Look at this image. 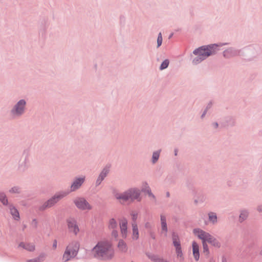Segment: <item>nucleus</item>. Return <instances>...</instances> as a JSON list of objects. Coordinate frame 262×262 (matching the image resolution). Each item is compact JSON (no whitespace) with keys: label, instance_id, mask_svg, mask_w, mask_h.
Masks as SVG:
<instances>
[{"label":"nucleus","instance_id":"1","mask_svg":"<svg viewBox=\"0 0 262 262\" xmlns=\"http://www.w3.org/2000/svg\"><path fill=\"white\" fill-rule=\"evenodd\" d=\"M91 253L95 258L104 261H109L115 256V251L110 241L102 239L98 242L93 248Z\"/></svg>","mask_w":262,"mask_h":262},{"label":"nucleus","instance_id":"2","mask_svg":"<svg viewBox=\"0 0 262 262\" xmlns=\"http://www.w3.org/2000/svg\"><path fill=\"white\" fill-rule=\"evenodd\" d=\"M80 247V242L77 240H73L68 243L61 258L62 262H68L74 259L78 254Z\"/></svg>","mask_w":262,"mask_h":262},{"label":"nucleus","instance_id":"3","mask_svg":"<svg viewBox=\"0 0 262 262\" xmlns=\"http://www.w3.org/2000/svg\"><path fill=\"white\" fill-rule=\"evenodd\" d=\"M115 197L121 203L135 200L140 202L141 200V192L137 188H131L122 193H116Z\"/></svg>","mask_w":262,"mask_h":262},{"label":"nucleus","instance_id":"4","mask_svg":"<svg viewBox=\"0 0 262 262\" xmlns=\"http://www.w3.org/2000/svg\"><path fill=\"white\" fill-rule=\"evenodd\" d=\"M68 195V192H63L62 191L59 192L54 195L48 201L45 202L39 207L40 210H44L47 208H51L55 205L60 200Z\"/></svg>","mask_w":262,"mask_h":262},{"label":"nucleus","instance_id":"5","mask_svg":"<svg viewBox=\"0 0 262 262\" xmlns=\"http://www.w3.org/2000/svg\"><path fill=\"white\" fill-rule=\"evenodd\" d=\"M75 207L80 211H89L93 209V206L83 196H77L73 200Z\"/></svg>","mask_w":262,"mask_h":262},{"label":"nucleus","instance_id":"6","mask_svg":"<svg viewBox=\"0 0 262 262\" xmlns=\"http://www.w3.org/2000/svg\"><path fill=\"white\" fill-rule=\"evenodd\" d=\"M217 47L215 45L209 46L208 47H202L193 51L195 55H198L201 60H204L210 55L213 54L214 51L213 48Z\"/></svg>","mask_w":262,"mask_h":262},{"label":"nucleus","instance_id":"7","mask_svg":"<svg viewBox=\"0 0 262 262\" xmlns=\"http://www.w3.org/2000/svg\"><path fill=\"white\" fill-rule=\"evenodd\" d=\"M198 231L200 232L203 236L205 239L210 244L212 247L215 248H220L221 247V243L214 236L212 235L210 233L207 232L200 228H196Z\"/></svg>","mask_w":262,"mask_h":262},{"label":"nucleus","instance_id":"8","mask_svg":"<svg viewBox=\"0 0 262 262\" xmlns=\"http://www.w3.org/2000/svg\"><path fill=\"white\" fill-rule=\"evenodd\" d=\"M172 241L173 246L175 248L177 256L180 260H183V254L181 246V242L178 235L175 233L172 234Z\"/></svg>","mask_w":262,"mask_h":262},{"label":"nucleus","instance_id":"9","mask_svg":"<svg viewBox=\"0 0 262 262\" xmlns=\"http://www.w3.org/2000/svg\"><path fill=\"white\" fill-rule=\"evenodd\" d=\"M66 222L70 232L77 235L79 232V228L76 220L73 217H69L67 220Z\"/></svg>","mask_w":262,"mask_h":262},{"label":"nucleus","instance_id":"10","mask_svg":"<svg viewBox=\"0 0 262 262\" xmlns=\"http://www.w3.org/2000/svg\"><path fill=\"white\" fill-rule=\"evenodd\" d=\"M192 233L195 237L202 241L204 252L209 253V250L207 245L208 242L205 239V238H204V237L200 233V232L198 231V229L196 228L193 229L192 230Z\"/></svg>","mask_w":262,"mask_h":262},{"label":"nucleus","instance_id":"11","mask_svg":"<svg viewBox=\"0 0 262 262\" xmlns=\"http://www.w3.org/2000/svg\"><path fill=\"white\" fill-rule=\"evenodd\" d=\"M161 231L160 234L164 237L167 236L168 227L166 223V218L164 215L160 216Z\"/></svg>","mask_w":262,"mask_h":262},{"label":"nucleus","instance_id":"12","mask_svg":"<svg viewBox=\"0 0 262 262\" xmlns=\"http://www.w3.org/2000/svg\"><path fill=\"white\" fill-rule=\"evenodd\" d=\"M192 252L193 257L196 261L200 259V245L195 241H193L191 243Z\"/></svg>","mask_w":262,"mask_h":262},{"label":"nucleus","instance_id":"13","mask_svg":"<svg viewBox=\"0 0 262 262\" xmlns=\"http://www.w3.org/2000/svg\"><path fill=\"white\" fill-rule=\"evenodd\" d=\"M83 181H71L69 184V188L63 192H68V194L71 192H74L79 189L82 186Z\"/></svg>","mask_w":262,"mask_h":262},{"label":"nucleus","instance_id":"14","mask_svg":"<svg viewBox=\"0 0 262 262\" xmlns=\"http://www.w3.org/2000/svg\"><path fill=\"white\" fill-rule=\"evenodd\" d=\"M26 102L24 100H20L15 105L14 108L12 110L13 114L19 115L24 112Z\"/></svg>","mask_w":262,"mask_h":262},{"label":"nucleus","instance_id":"15","mask_svg":"<svg viewBox=\"0 0 262 262\" xmlns=\"http://www.w3.org/2000/svg\"><path fill=\"white\" fill-rule=\"evenodd\" d=\"M17 248L25 249L29 252H33L35 250V245L32 243L22 242L18 243Z\"/></svg>","mask_w":262,"mask_h":262},{"label":"nucleus","instance_id":"16","mask_svg":"<svg viewBox=\"0 0 262 262\" xmlns=\"http://www.w3.org/2000/svg\"><path fill=\"white\" fill-rule=\"evenodd\" d=\"M120 228L122 237L126 238L127 235V221L126 219H123L120 222Z\"/></svg>","mask_w":262,"mask_h":262},{"label":"nucleus","instance_id":"17","mask_svg":"<svg viewBox=\"0 0 262 262\" xmlns=\"http://www.w3.org/2000/svg\"><path fill=\"white\" fill-rule=\"evenodd\" d=\"M146 256L149 259L154 262H166L164 259L157 254L147 253H146Z\"/></svg>","mask_w":262,"mask_h":262},{"label":"nucleus","instance_id":"18","mask_svg":"<svg viewBox=\"0 0 262 262\" xmlns=\"http://www.w3.org/2000/svg\"><path fill=\"white\" fill-rule=\"evenodd\" d=\"M142 191L145 193L148 194L150 200H151L153 202H156V198L154 194L151 192V189L149 186H145L144 187H143Z\"/></svg>","mask_w":262,"mask_h":262},{"label":"nucleus","instance_id":"19","mask_svg":"<svg viewBox=\"0 0 262 262\" xmlns=\"http://www.w3.org/2000/svg\"><path fill=\"white\" fill-rule=\"evenodd\" d=\"M132 238L134 240H137L139 238V231L137 224L136 222L132 223Z\"/></svg>","mask_w":262,"mask_h":262},{"label":"nucleus","instance_id":"20","mask_svg":"<svg viewBox=\"0 0 262 262\" xmlns=\"http://www.w3.org/2000/svg\"><path fill=\"white\" fill-rule=\"evenodd\" d=\"M249 214L248 210L243 209L241 210L238 221L240 223H242L247 219Z\"/></svg>","mask_w":262,"mask_h":262},{"label":"nucleus","instance_id":"21","mask_svg":"<svg viewBox=\"0 0 262 262\" xmlns=\"http://www.w3.org/2000/svg\"><path fill=\"white\" fill-rule=\"evenodd\" d=\"M47 257V254L42 252L36 258L29 260L28 262H43L45 260Z\"/></svg>","mask_w":262,"mask_h":262},{"label":"nucleus","instance_id":"22","mask_svg":"<svg viewBox=\"0 0 262 262\" xmlns=\"http://www.w3.org/2000/svg\"><path fill=\"white\" fill-rule=\"evenodd\" d=\"M208 220L210 223H211L213 225L217 224L218 220H217V216L216 213L213 212H210L208 214Z\"/></svg>","mask_w":262,"mask_h":262},{"label":"nucleus","instance_id":"23","mask_svg":"<svg viewBox=\"0 0 262 262\" xmlns=\"http://www.w3.org/2000/svg\"><path fill=\"white\" fill-rule=\"evenodd\" d=\"M9 209L13 219L15 220H18L19 219V214L17 209L12 205H10Z\"/></svg>","mask_w":262,"mask_h":262},{"label":"nucleus","instance_id":"24","mask_svg":"<svg viewBox=\"0 0 262 262\" xmlns=\"http://www.w3.org/2000/svg\"><path fill=\"white\" fill-rule=\"evenodd\" d=\"M118 227V222L116 219L111 218L108 220V228L109 229H117Z\"/></svg>","mask_w":262,"mask_h":262},{"label":"nucleus","instance_id":"25","mask_svg":"<svg viewBox=\"0 0 262 262\" xmlns=\"http://www.w3.org/2000/svg\"><path fill=\"white\" fill-rule=\"evenodd\" d=\"M119 250L122 253H125L127 251V246L126 244L122 239H120L118 244Z\"/></svg>","mask_w":262,"mask_h":262},{"label":"nucleus","instance_id":"26","mask_svg":"<svg viewBox=\"0 0 262 262\" xmlns=\"http://www.w3.org/2000/svg\"><path fill=\"white\" fill-rule=\"evenodd\" d=\"M0 201L4 205L8 204V200L4 193H0Z\"/></svg>","mask_w":262,"mask_h":262},{"label":"nucleus","instance_id":"27","mask_svg":"<svg viewBox=\"0 0 262 262\" xmlns=\"http://www.w3.org/2000/svg\"><path fill=\"white\" fill-rule=\"evenodd\" d=\"M160 155V151H156L153 153L152 155V162L156 163L158 160Z\"/></svg>","mask_w":262,"mask_h":262},{"label":"nucleus","instance_id":"28","mask_svg":"<svg viewBox=\"0 0 262 262\" xmlns=\"http://www.w3.org/2000/svg\"><path fill=\"white\" fill-rule=\"evenodd\" d=\"M169 64V61L167 59L165 60L161 64L160 66V69L163 70L166 69Z\"/></svg>","mask_w":262,"mask_h":262},{"label":"nucleus","instance_id":"29","mask_svg":"<svg viewBox=\"0 0 262 262\" xmlns=\"http://www.w3.org/2000/svg\"><path fill=\"white\" fill-rule=\"evenodd\" d=\"M9 191L12 193H18L20 192V188L18 187L15 186L10 189Z\"/></svg>","mask_w":262,"mask_h":262},{"label":"nucleus","instance_id":"30","mask_svg":"<svg viewBox=\"0 0 262 262\" xmlns=\"http://www.w3.org/2000/svg\"><path fill=\"white\" fill-rule=\"evenodd\" d=\"M162 43V37L161 33H160L158 35L157 39L158 47H159Z\"/></svg>","mask_w":262,"mask_h":262},{"label":"nucleus","instance_id":"31","mask_svg":"<svg viewBox=\"0 0 262 262\" xmlns=\"http://www.w3.org/2000/svg\"><path fill=\"white\" fill-rule=\"evenodd\" d=\"M111 230H112V232H111L112 236L116 239L118 236V233L117 230V229H111Z\"/></svg>","mask_w":262,"mask_h":262},{"label":"nucleus","instance_id":"32","mask_svg":"<svg viewBox=\"0 0 262 262\" xmlns=\"http://www.w3.org/2000/svg\"><path fill=\"white\" fill-rule=\"evenodd\" d=\"M107 173H108L107 169H103V170L102 171V172L101 173V174L100 175L101 179H103Z\"/></svg>","mask_w":262,"mask_h":262},{"label":"nucleus","instance_id":"33","mask_svg":"<svg viewBox=\"0 0 262 262\" xmlns=\"http://www.w3.org/2000/svg\"><path fill=\"white\" fill-rule=\"evenodd\" d=\"M132 219L134 222H135L138 217V214L136 212H132L131 214Z\"/></svg>","mask_w":262,"mask_h":262},{"label":"nucleus","instance_id":"34","mask_svg":"<svg viewBox=\"0 0 262 262\" xmlns=\"http://www.w3.org/2000/svg\"><path fill=\"white\" fill-rule=\"evenodd\" d=\"M203 60H201L199 58V56L198 55V56L194 58L193 60V62L194 63V64H197L198 63H199L200 62H201V61H202Z\"/></svg>","mask_w":262,"mask_h":262},{"label":"nucleus","instance_id":"35","mask_svg":"<svg viewBox=\"0 0 262 262\" xmlns=\"http://www.w3.org/2000/svg\"><path fill=\"white\" fill-rule=\"evenodd\" d=\"M57 242L56 240H54L53 243L52 247L54 250L56 249L57 248Z\"/></svg>","mask_w":262,"mask_h":262},{"label":"nucleus","instance_id":"36","mask_svg":"<svg viewBox=\"0 0 262 262\" xmlns=\"http://www.w3.org/2000/svg\"><path fill=\"white\" fill-rule=\"evenodd\" d=\"M32 225L34 227H36L37 225V221L36 220L34 219L32 222Z\"/></svg>","mask_w":262,"mask_h":262},{"label":"nucleus","instance_id":"37","mask_svg":"<svg viewBox=\"0 0 262 262\" xmlns=\"http://www.w3.org/2000/svg\"><path fill=\"white\" fill-rule=\"evenodd\" d=\"M256 210L259 212H262V205L258 206Z\"/></svg>","mask_w":262,"mask_h":262},{"label":"nucleus","instance_id":"38","mask_svg":"<svg viewBox=\"0 0 262 262\" xmlns=\"http://www.w3.org/2000/svg\"><path fill=\"white\" fill-rule=\"evenodd\" d=\"M228 51H226L225 52H224V56H227V54L228 53Z\"/></svg>","mask_w":262,"mask_h":262},{"label":"nucleus","instance_id":"39","mask_svg":"<svg viewBox=\"0 0 262 262\" xmlns=\"http://www.w3.org/2000/svg\"><path fill=\"white\" fill-rule=\"evenodd\" d=\"M214 126H215V127H216L218 126L217 123H215L214 124Z\"/></svg>","mask_w":262,"mask_h":262},{"label":"nucleus","instance_id":"40","mask_svg":"<svg viewBox=\"0 0 262 262\" xmlns=\"http://www.w3.org/2000/svg\"><path fill=\"white\" fill-rule=\"evenodd\" d=\"M260 255H262V247H261V249L260 251V253H259Z\"/></svg>","mask_w":262,"mask_h":262},{"label":"nucleus","instance_id":"41","mask_svg":"<svg viewBox=\"0 0 262 262\" xmlns=\"http://www.w3.org/2000/svg\"><path fill=\"white\" fill-rule=\"evenodd\" d=\"M177 155V151L175 150V155L176 156Z\"/></svg>","mask_w":262,"mask_h":262},{"label":"nucleus","instance_id":"42","mask_svg":"<svg viewBox=\"0 0 262 262\" xmlns=\"http://www.w3.org/2000/svg\"><path fill=\"white\" fill-rule=\"evenodd\" d=\"M204 115H205V114L204 113V114L202 115V117H203Z\"/></svg>","mask_w":262,"mask_h":262}]
</instances>
